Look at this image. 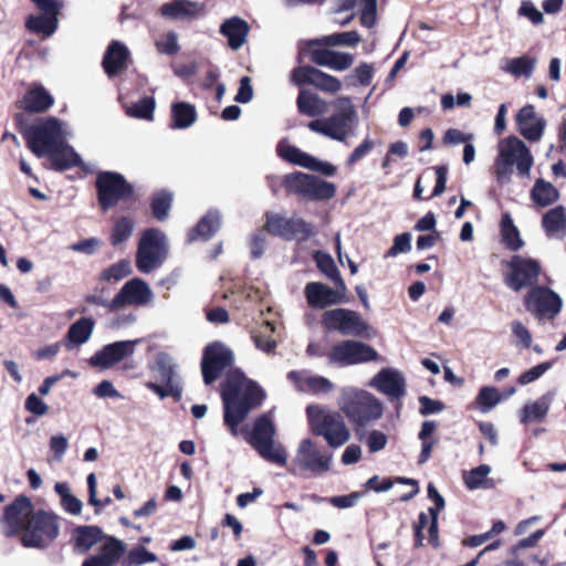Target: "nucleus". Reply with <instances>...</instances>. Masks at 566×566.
<instances>
[{"label":"nucleus","mask_w":566,"mask_h":566,"mask_svg":"<svg viewBox=\"0 0 566 566\" xmlns=\"http://www.w3.org/2000/svg\"><path fill=\"white\" fill-rule=\"evenodd\" d=\"M233 352L221 342L208 344L202 352L200 369L203 384L209 387L222 378L219 389H262L256 381L234 366Z\"/></svg>","instance_id":"nucleus-1"},{"label":"nucleus","mask_w":566,"mask_h":566,"mask_svg":"<svg viewBox=\"0 0 566 566\" xmlns=\"http://www.w3.org/2000/svg\"><path fill=\"white\" fill-rule=\"evenodd\" d=\"M534 159L531 150L516 136H509L499 143V155L494 160V176L500 184L509 182L516 165L517 175L527 177Z\"/></svg>","instance_id":"nucleus-2"},{"label":"nucleus","mask_w":566,"mask_h":566,"mask_svg":"<svg viewBox=\"0 0 566 566\" xmlns=\"http://www.w3.org/2000/svg\"><path fill=\"white\" fill-rule=\"evenodd\" d=\"M242 434L262 459L281 467L286 464V450L275 441L276 428L268 413L256 417L251 431L243 429Z\"/></svg>","instance_id":"nucleus-3"},{"label":"nucleus","mask_w":566,"mask_h":566,"mask_svg":"<svg viewBox=\"0 0 566 566\" xmlns=\"http://www.w3.org/2000/svg\"><path fill=\"white\" fill-rule=\"evenodd\" d=\"M339 409L353 424L356 436L364 437V428L381 418V402L369 391H346L339 400Z\"/></svg>","instance_id":"nucleus-4"},{"label":"nucleus","mask_w":566,"mask_h":566,"mask_svg":"<svg viewBox=\"0 0 566 566\" xmlns=\"http://www.w3.org/2000/svg\"><path fill=\"white\" fill-rule=\"evenodd\" d=\"M220 394L223 403V423L235 437L238 427L250 411L263 403L265 391H220Z\"/></svg>","instance_id":"nucleus-5"},{"label":"nucleus","mask_w":566,"mask_h":566,"mask_svg":"<svg viewBox=\"0 0 566 566\" xmlns=\"http://www.w3.org/2000/svg\"><path fill=\"white\" fill-rule=\"evenodd\" d=\"M306 415L313 434L323 437L331 448L337 449L349 440L350 431L339 412L323 413L317 406L310 405Z\"/></svg>","instance_id":"nucleus-6"},{"label":"nucleus","mask_w":566,"mask_h":566,"mask_svg":"<svg viewBox=\"0 0 566 566\" xmlns=\"http://www.w3.org/2000/svg\"><path fill=\"white\" fill-rule=\"evenodd\" d=\"M280 186L287 195H296L313 201L329 200L336 193V186L333 182L301 171L285 175Z\"/></svg>","instance_id":"nucleus-7"},{"label":"nucleus","mask_w":566,"mask_h":566,"mask_svg":"<svg viewBox=\"0 0 566 566\" xmlns=\"http://www.w3.org/2000/svg\"><path fill=\"white\" fill-rule=\"evenodd\" d=\"M168 255L166 235L157 228L143 231L136 251V268L142 273H150L163 265Z\"/></svg>","instance_id":"nucleus-8"},{"label":"nucleus","mask_w":566,"mask_h":566,"mask_svg":"<svg viewBox=\"0 0 566 566\" xmlns=\"http://www.w3.org/2000/svg\"><path fill=\"white\" fill-rule=\"evenodd\" d=\"M60 533V518L53 512L34 511L20 541L24 547L45 548L55 541Z\"/></svg>","instance_id":"nucleus-9"},{"label":"nucleus","mask_w":566,"mask_h":566,"mask_svg":"<svg viewBox=\"0 0 566 566\" xmlns=\"http://www.w3.org/2000/svg\"><path fill=\"white\" fill-rule=\"evenodd\" d=\"M264 230L284 241L303 243L315 235V226L300 217L286 218L281 213L266 211L264 213Z\"/></svg>","instance_id":"nucleus-10"},{"label":"nucleus","mask_w":566,"mask_h":566,"mask_svg":"<svg viewBox=\"0 0 566 566\" xmlns=\"http://www.w3.org/2000/svg\"><path fill=\"white\" fill-rule=\"evenodd\" d=\"M22 134L28 148L36 157L45 156L65 139L61 123L56 117H49L39 124L31 125Z\"/></svg>","instance_id":"nucleus-11"},{"label":"nucleus","mask_w":566,"mask_h":566,"mask_svg":"<svg viewBox=\"0 0 566 566\" xmlns=\"http://www.w3.org/2000/svg\"><path fill=\"white\" fill-rule=\"evenodd\" d=\"M502 263L507 268L503 272V282L510 290L520 292L538 284L542 265L536 259L514 254L509 261Z\"/></svg>","instance_id":"nucleus-12"},{"label":"nucleus","mask_w":566,"mask_h":566,"mask_svg":"<svg viewBox=\"0 0 566 566\" xmlns=\"http://www.w3.org/2000/svg\"><path fill=\"white\" fill-rule=\"evenodd\" d=\"M321 324L326 331H338L343 335L360 338H370L375 334L357 312L347 308L325 311Z\"/></svg>","instance_id":"nucleus-13"},{"label":"nucleus","mask_w":566,"mask_h":566,"mask_svg":"<svg viewBox=\"0 0 566 566\" xmlns=\"http://www.w3.org/2000/svg\"><path fill=\"white\" fill-rule=\"evenodd\" d=\"M95 186L98 205L104 211L134 196V187L123 175L115 171L99 172Z\"/></svg>","instance_id":"nucleus-14"},{"label":"nucleus","mask_w":566,"mask_h":566,"mask_svg":"<svg viewBox=\"0 0 566 566\" xmlns=\"http://www.w3.org/2000/svg\"><path fill=\"white\" fill-rule=\"evenodd\" d=\"M31 499L24 494L18 495L10 504L3 507L0 516V526L6 537L22 536L34 513Z\"/></svg>","instance_id":"nucleus-15"},{"label":"nucleus","mask_w":566,"mask_h":566,"mask_svg":"<svg viewBox=\"0 0 566 566\" xmlns=\"http://www.w3.org/2000/svg\"><path fill=\"white\" fill-rule=\"evenodd\" d=\"M525 310L537 319L555 318L563 305L560 296L546 285H535L523 297Z\"/></svg>","instance_id":"nucleus-16"},{"label":"nucleus","mask_w":566,"mask_h":566,"mask_svg":"<svg viewBox=\"0 0 566 566\" xmlns=\"http://www.w3.org/2000/svg\"><path fill=\"white\" fill-rule=\"evenodd\" d=\"M377 357L378 353L370 345L352 339L335 344L328 353V359L340 366L373 361Z\"/></svg>","instance_id":"nucleus-17"},{"label":"nucleus","mask_w":566,"mask_h":566,"mask_svg":"<svg viewBox=\"0 0 566 566\" xmlns=\"http://www.w3.org/2000/svg\"><path fill=\"white\" fill-rule=\"evenodd\" d=\"M346 284L335 285V289L322 282H308L304 289L307 305L312 308H326L347 302Z\"/></svg>","instance_id":"nucleus-18"},{"label":"nucleus","mask_w":566,"mask_h":566,"mask_svg":"<svg viewBox=\"0 0 566 566\" xmlns=\"http://www.w3.org/2000/svg\"><path fill=\"white\" fill-rule=\"evenodd\" d=\"M291 80L297 86L313 85L327 93H336L342 88V82L337 77L310 65L295 67L291 73Z\"/></svg>","instance_id":"nucleus-19"},{"label":"nucleus","mask_w":566,"mask_h":566,"mask_svg":"<svg viewBox=\"0 0 566 566\" xmlns=\"http://www.w3.org/2000/svg\"><path fill=\"white\" fill-rule=\"evenodd\" d=\"M294 462L302 470L322 474L331 469L332 454L319 451L316 443L307 438L301 442Z\"/></svg>","instance_id":"nucleus-20"},{"label":"nucleus","mask_w":566,"mask_h":566,"mask_svg":"<svg viewBox=\"0 0 566 566\" xmlns=\"http://www.w3.org/2000/svg\"><path fill=\"white\" fill-rule=\"evenodd\" d=\"M148 284L138 277L127 281L109 302V311L115 312L125 305H145L151 300Z\"/></svg>","instance_id":"nucleus-21"},{"label":"nucleus","mask_w":566,"mask_h":566,"mask_svg":"<svg viewBox=\"0 0 566 566\" xmlns=\"http://www.w3.org/2000/svg\"><path fill=\"white\" fill-rule=\"evenodd\" d=\"M150 370L155 382H149L148 389H181V377L168 355L158 354Z\"/></svg>","instance_id":"nucleus-22"},{"label":"nucleus","mask_w":566,"mask_h":566,"mask_svg":"<svg viewBox=\"0 0 566 566\" xmlns=\"http://www.w3.org/2000/svg\"><path fill=\"white\" fill-rule=\"evenodd\" d=\"M136 343L137 340H119L107 344L91 357L90 364L99 368L113 367L134 353Z\"/></svg>","instance_id":"nucleus-23"},{"label":"nucleus","mask_w":566,"mask_h":566,"mask_svg":"<svg viewBox=\"0 0 566 566\" xmlns=\"http://www.w3.org/2000/svg\"><path fill=\"white\" fill-rule=\"evenodd\" d=\"M515 122L517 130L525 139L531 143L541 140L546 127V120L543 116L536 114L534 105L527 104L523 106L517 112Z\"/></svg>","instance_id":"nucleus-24"},{"label":"nucleus","mask_w":566,"mask_h":566,"mask_svg":"<svg viewBox=\"0 0 566 566\" xmlns=\"http://www.w3.org/2000/svg\"><path fill=\"white\" fill-rule=\"evenodd\" d=\"M205 11V3L190 0H172L160 7V14L170 20H193Z\"/></svg>","instance_id":"nucleus-25"},{"label":"nucleus","mask_w":566,"mask_h":566,"mask_svg":"<svg viewBox=\"0 0 566 566\" xmlns=\"http://www.w3.org/2000/svg\"><path fill=\"white\" fill-rule=\"evenodd\" d=\"M45 156L51 164V168L55 171H65L83 164L81 156L65 139Z\"/></svg>","instance_id":"nucleus-26"},{"label":"nucleus","mask_w":566,"mask_h":566,"mask_svg":"<svg viewBox=\"0 0 566 566\" xmlns=\"http://www.w3.org/2000/svg\"><path fill=\"white\" fill-rule=\"evenodd\" d=\"M128 49L118 41H112L103 56L102 65L105 73L112 77L127 67Z\"/></svg>","instance_id":"nucleus-27"},{"label":"nucleus","mask_w":566,"mask_h":566,"mask_svg":"<svg viewBox=\"0 0 566 566\" xmlns=\"http://www.w3.org/2000/svg\"><path fill=\"white\" fill-rule=\"evenodd\" d=\"M355 118L356 112L350 104L334 113L327 118L328 128L333 134L328 137L337 142H345Z\"/></svg>","instance_id":"nucleus-28"},{"label":"nucleus","mask_w":566,"mask_h":566,"mask_svg":"<svg viewBox=\"0 0 566 566\" xmlns=\"http://www.w3.org/2000/svg\"><path fill=\"white\" fill-rule=\"evenodd\" d=\"M552 401L553 395L547 392L537 400L526 402L518 410L520 422L525 426L532 422H542L549 411Z\"/></svg>","instance_id":"nucleus-29"},{"label":"nucleus","mask_w":566,"mask_h":566,"mask_svg":"<svg viewBox=\"0 0 566 566\" xmlns=\"http://www.w3.org/2000/svg\"><path fill=\"white\" fill-rule=\"evenodd\" d=\"M54 104L53 96L42 85L29 88L22 99L21 108L28 113H44Z\"/></svg>","instance_id":"nucleus-30"},{"label":"nucleus","mask_w":566,"mask_h":566,"mask_svg":"<svg viewBox=\"0 0 566 566\" xmlns=\"http://www.w3.org/2000/svg\"><path fill=\"white\" fill-rule=\"evenodd\" d=\"M220 223L219 213L217 211H209L188 231L187 242L191 243L197 240L208 241L218 232Z\"/></svg>","instance_id":"nucleus-31"},{"label":"nucleus","mask_w":566,"mask_h":566,"mask_svg":"<svg viewBox=\"0 0 566 566\" xmlns=\"http://www.w3.org/2000/svg\"><path fill=\"white\" fill-rule=\"evenodd\" d=\"M249 30L248 22L239 17L227 19L220 27V33L228 39L232 50H238L244 44Z\"/></svg>","instance_id":"nucleus-32"},{"label":"nucleus","mask_w":566,"mask_h":566,"mask_svg":"<svg viewBox=\"0 0 566 566\" xmlns=\"http://www.w3.org/2000/svg\"><path fill=\"white\" fill-rule=\"evenodd\" d=\"M296 106L300 114L308 117H317L327 112V103L317 94L306 90L300 91Z\"/></svg>","instance_id":"nucleus-33"},{"label":"nucleus","mask_w":566,"mask_h":566,"mask_svg":"<svg viewBox=\"0 0 566 566\" xmlns=\"http://www.w3.org/2000/svg\"><path fill=\"white\" fill-rule=\"evenodd\" d=\"M170 128L186 129L197 120L196 107L187 102H175L171 104Z\"/></svg>","instance_id":"nucleus-34"},{"label":"nucleus","mask_w":566,"mask_h":566,"mask_svg":"<svg viewBox=\"0 0 566 566\" xmlns=\"http://www.w3.org/2000/svg\"><path fill=\"white\" fill-rule=\"evenodd\" d=\"M542 227L547 237L564 235L566 233V209L557 206L548 210L542 218Z\"/></svg>","instance_id":"nucleus-35"},{"label":"nucleus","mask_w":566,"mask_h":566,"mask_svg":"<svg viewBox=\"0 0 566 566\" xmlns=\"http://www.w3.org/2000/svg\"><path fill=\"white\" fill-rule=\"evenodd\" d=\"M438 426L433 420H426L421 424V429L418 433V439L421 441V451L418 455V464H424L431 457L434 446L438 443V439L433 438Z\"/></svg>","instance_id":"nucleus-36"},{"label":"nucleus","mask_w":566,"mask_h":566,"mask_svg":"<svg viewBox=\"0 0 566 566\" xmlns=\"http://www.w3.org/2000/svg\"><path fill=\"white\" fill-rule=\"evenodd\" d=\"M59 27V18L45 13L31 14L25 21V28L43 38L51 36Z\"/></svg>","instance_id":"nucleus-37"},{"label":"nucleus","mask_w":566,"mask_h":566,"mask_svg":"<svg viewBox=\"0 0 566 566\" xmlns=\"http://www.w3.org/2000/svg\"><path fill=\"white\" fill-rule=\"evenodd\" d=\"M369 386L375 389H405L406 380L400 371L382 368L371 378Z\"/></svg>","instance_id":"nucleus-38"},{"label":"nucleus","mask_w":566,"mask_h":566,"mask_svg":"<svg viewBox=\"0 0 566 566\" xmlns=\"http://www.w3.org/2000/svg\"><path fill=\"white\" fill-rule=\"evenodd\" d=\"M287 378L296 389H331L332 384L324 377L312 376L306 370H292Z\"/></svg>","instance_id":"nucleus-39"},{"label":"nucleus","mask_w":566,"mask_h":566,"mask_svg":"<svg viewBox=\"0 0 566 566\" xmlns=\"http://www.w3.org/2000/svg\"><path fill=\"white\" fill-rule=\"evenodd\" d=\"M533 202L539 207L555 203L559 198V191L551 182L537 179L531 190Z\"/></svg>","instance_id":"nucleus-40"},{"label":"nucleus","mask_w":566,"mask_h":566,"mask_svg":"<svg viewBox=\"0 0 566 566\" xmlns=\"http://www.w3.org/2000/svg\"><path fill=\"white\" fill-rule=\"evenodd\" d=\"M501 241L507 250L513 252L518 251L524 245L520 231L509 213L503 214L501 220Z\"/></svg>","instance_id":"nucleus-41"},{"label":"nucleus","mask_w":566,"mask_h":566,"mask_svg":"<svg viewBox=\"0 0 566 566\" xmlns=\"http://www.w3.org/2000/svg\"><path fill=\"white\" fill-rule=\"evenodd\" d=\"M94 326L95 321L93 318L81 317L69 327L65 337L71 344L80 346L90 339Z\"/></svg>","instance_id":"nucleus-42"},{"label":"nucleus","mask_w":566,"mask_h":566,"mask_svg":"<svg viewBox=\"0 0 566 566\" xmlns=\"http://www.w3.org/2000/svg\"><path fill=\"white\" fill-rule=\"evenodd\" d=\"M135 221L130 217L122 216L115 219L109 233V243L117 247L126 242L133 234Z\"/></svg>","instance_id":"nucleus-43"},{"label":"nucleus","mask_w":566,"mask_h":566,"mask_svg":"<svg viewBox=\"0 0 566 566\" xmlns=\"http://www.w3.org/2000/svg\"><path fill=\"white\" fill-rule=\"evenodd\" d=\"M102 530L95 525L78 526L74 530L75 546L88 551L102 539Z\"/></svg>","instance_id":"nucleus-44"},{"label":"nucleus","mask_w":566,"mask_h":566,"mask_svg":"<svg viewBox=\"0 0 566 566\" xmlns=\"http://www.w3.org/2000/svg\"><path fill=\"white\" fill-rule=\"evenodd\" d=\"M314 260L316 262L317 269L326 277H328L335 285L344 286L345 282L340 275V272L337 269L334 259L328 253L317 251L314 254Z\"/></svg>","instance_id":"nucleus-45"},{"label":"nucleus","mask_w":566,"mask_h":566,"mask_svg":"<svg viewBox=\"0 0 566 566\" xmlns=\"http://www.w3.org/2000/svg\"><path fill=\"white\" fill-rule=\"evenodd\" d=\"M171 206L172 193L166 189L154 193L150 199L151 214L158 221H164L168 218Z\"/></svg>","instance_id":"nucleus-46"},{"label":"nucleus","mask_w":566,"mask_h":566,"mask_svg":"<svg viewBox=\"0 0 566 566\" xmlns=\"http://www.w3.org/2000/svg\"><path fill=\"white\" fill-rule=\"evenodd\" d=\"M124 552L125 545L122 541L115 537H108L99 548V553L96 556L99 557L106 566H113L120 559Z\"/></svg>","instance_id":"nucleus-47"},{"label":"nucleus","mask_w":566,"mask_h":566,"mask_svg":"<svg viewBox=\"0 0 566 566\" xmlns=\"http://www.w3.org/2000/svg\"><path fill=\"white\" fill-rule=\"evenodd\" d=\"M360 41V36L356 31H348L342 33H333L331 35H326L319 40H312L308 42V46L312 45H357Z\"/></svg>","instance_id":"nucleus-48"},{"label":"nucleus","mask_w":566,"mask_h":566,"mask_svg":"<svg viewBox=\"0 0 566 566\" xmlns=\"http://www.w3.org/2000/svg\"><path fill=\"white\" fill-rule=\"evenodd\" d=\"M276 151H277V155L282 159H284L293 165H297L303 168H306L307 166H310L308 163L311 161L312 155L302 151L296 146L283 145L282 143H280L277 145Z\"/></svg>","instance_id":"nucleus-49"},{"label":"nucleus","mask_w":566,"mask_h":566,"mask_svg":"<svg viewBox=\"0 0 566 566\" xmlns=\"http://www.w3.org/2000/svg\"><path fill=\"white\" fill-rule=\"evenodd\" d=\"M155 111V99L154 97L146 96L140 98L138 102L132 104L126 109V114L134 118L139 119H153Z\"/></svg>","instance_id":"nucleus-50"},{"label":"nucleus","mask_w":566,"mask_h":566,"mask_svg":"<svg viewBox=\"0 0 566 566\" xmlns=\"http://www.w3.org/2000/svg\"><path fill=\"white\" fill-rule=\"evenodd\" d=\"M535 59L523 55L520 57L512 59L506 66V71L514 75L515 77H530L534 71Z\"/></svg>","instance_id":"nucleus-51"},{"label":"nucleus","mask_w":566,"mask_h":566,"mask_svg":"<svg viewBox=\"0 0 566 566\" xmlns=\"http://www.w3.org/2000/svg\"><path fill=\"white\" fill-rule=\"evenodd\" d=\"M132 268L129 261L120 260L104 269L99 274V280L104 282L119 281L128 276Z\"/></svg>","instance_id":"nucleus-52"},{"label":"nucleus","mask_w":566,"mask_h":566,"mask_svg":"<svg viewBox=\"0 0 566 566\" xmlns=\"http://www.w3.org/2000/svg\"><path fill=\"white\" fill-rule=\"evenodd\" d=\"M515 391H505V395H500V391H479V395L475 398L476 408L481 412H489L492 408H494L502 399L507 398L510 395Z\"/></svg>","instance_id":"nucleus-53"},{"label":"nucleus","mask_w":566,"mask_h":566,"mask_svg":"<svg viewBox=\"0 0 566 566\" xmlns=\"http://www.w3.org/2000/svg\"><path fill=\"white\" fill-rule=\"evenodd\" d=\"M373 77V65L363 62L354 70V74H349L346 76V81L348 82L349 85L368 86L371 84Z\"/></svg>","instance_id":"nucleus-54"},{"label":"nucleus","mask_w":566,"mask_h":566,"mask_svg":"<svg viewBox=\"0 0 566 566\" xmlns=\"http://www.w3.org/2000/svg\"><path fill=\"white\" fill-rule=\"evenodd\" d=\"M156 50L160 54L176 55L180 51L176 32L168 31L155 42Z\"/></svg>","instance_id":"nucleus-55"},{"label":"nucleus","mask_w":566,"mask_h":566,"mask_svg":"<svg viewBox=\"0 0 566 566\" xmlns=\"http://www.w3.org/2000/svg\"><path fill=\"white\" fill-rule=\"evenodd\" d=\"M491 468L488 464H481L472 469L467 476H464V484L470 490L479 489L486 476L489 475Z\"/></svg>","instance_id":"nucleus-56"},{"label":"nucleus","mask_w":566,"mask_h":566,"mask_svg":"<svg viewBox=\"0 0 566 566\" xmlns=\"http://www.w3.org/2000/svg\"><path fill=\"white\" fill-rule=\"evenodd\" d=\"M157 560V556L147 551L144 546H138L133 548L126 558V562L129 566H140L146 563H154Z\"/></svg>","instance_id":"nucleus-57"},{"label":"nucleus","mask_w":566,"mask_h":566,"mask_svg":"<svg viewBox=\"0 0 566 566\" xmlns=\"http://www.w3.org/2000/svg\"><path fill=\"white\" fill-rule=\"evenodd\" d=\"M87 489H88V504L95 507V512L98 513L102 507L108 506L112 504V499L106 496L103 500L97 499L96 495V475L95 473H90L86 479Z\"/></svg>","instance_id":"nucleus-58"},{"label":"nucleus","mask_w":566,"mask_h":566,"mask_svg":"<svg viewBox=\"0 0 566 566\" xmlns=\"http://www.w3.org/2000/svg\"><path fill=\"white\" fill-rule=\"evenodd\" d=\"M376 146L375 140L366 137L347 157L346 165L354 166L367 156Z\"/></svg>","instance_id":"nucleus-59"},{"label":"nucleus","mask_w":566,"mask_h":566,"mask_svg":"<svg viewBox=\"0 0 566 566\" xmlns=\"http://www.w3.org/2000/svg\"><path fill=\"white\" fill-rule=\"evenodd\" d=\"M411 235L408 232H403L401 234H398L394 239V244L391 248L386 252L385 256H395L398 253H406L411 250Z\"/></svg>","instance_id":"nucleus-60"},{"label":"nucleus","mask_w":566,"mask_h":566,"mask_svg":"<svg viewBox=\"0 0 566 566\" xmlns=\"http://www.w3.org/2000/svg\"><path fill=\"white\" fill-rule=\"evenodd\" d=\"M264 228L255 231L250 240V250L253 259H259L263 255L266 248V235Z\"/></svg>","instance_id":"nucleus-61"},{"label":"nucleus","mask_w":566,"mask_h":566,"mask_svg":"<svg viewBox=\"0 0 566 566\" xmlns=\"http://www.w3.org/2000/svg\"><path fill=\"white\" fill-rule=\"evenodd\" d=\"M361 4L360 23L364 27L371 28L376 21L377 0H361Z\"/></svg>","instance_id":"nucleus-62"},{"label":"nucleus","mask_w":566,"mask_h":566,"mask_svg":"<svg viewBox=\"0 0 566 566\" xmlns=\"http://www.w3.org/2000/svg\"><path fill=\"white\" fill-rule=\"evenodd\" d=\"M32 2L41 11V13L56 18H59L61 10L64 7L63 0H32Z\"/></svg>","instance_id":"nucleus-63"},{"label":"nucleus","mask_w":566,"mask_h":566,"mask_svg":"<svg viewBox=\"0 0 566 566\" xmlns=\"http://www.w3.org/2000/svg\"><path fill=\"white\" fill-rule=\"evenodd\" d=\"M354 63V55L347 52L333 51L329 69L345 71Z\"/></svg>","instance_id":"nucleus-64"}]
</instances>
